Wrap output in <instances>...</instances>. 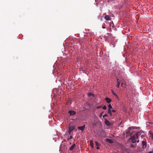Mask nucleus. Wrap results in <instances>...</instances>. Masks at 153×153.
Here are the masks:
<instances>
[{
	"label": "nucleus",
	"mask_w": 153,
	"mask_h": 153,
	"mask_svg": "<svg viewBox=\"0 0 153 153\" xmlns=\"http://www.w3.org/2000/svg\"><path fill=\"white\" fill-rule=\"evenodd\" d=\"M102 114H103V113H102L100 114V115H99L100 117H102Z\"/></svg>",
	"instance_id": "b1692460"
},
{
	"label": "nucleus",
	"mask_w": 153,
	"mask_h": 153,
	"mask_svg": "<svg viewBox=\"0 0 153 153\" xmlns=\"http://www.w3.org/2000/svg\"><path fill=\"white\" fill-rule=\"evenodd\" d=\"M75 146V144H74L69 148L70 150H72L74 149Z\"/></svg>",
	"instance_id": "f8f14e48"
},
{
	"label": "nucleus",
	"mask_w": 153,
	"mask_h": 153,
	"mask_svg": "<svg viewBox=\"0 0 153 153\" xmlns=\"http://www.w3.org/2000/svg\"><path fill=\"white\" fill-rule=\"evenodd\" d=\"M136 145V144H135V145H134V144H132L131 145V147L134 148L135 147Z\"/></svg>",
	"instance_id": "6ab92c4d"
},
{
	"label": "nucleus",
	"mask_w": 153,
	"mask_h": 153,
	"mask_svg": "<svg viewBox=\"0 0 153 153\" xmlns=\"http://www.w3.org/2000/svg\"><path fill=\"white\" fill-rule=\"evenodd\" d=\"M108 108H109V109H111V108H112V106L110 104H109L108 105Z\"/></svg>",
	"instance_id": "dca6fc26"
},
{
	"label": "nucleus",
	"mask_w": 153,
	"mask_h": 153,
	"mask_svg": "<svg viewBox=\"0 0 153 153\" xmlns=\"http://www.w3.org/2000/svg\"><path fill=\"white\" fill-rule=\"evenodd\" d=\"M75 127L74 126H70L69 127L68 132L69 133V134H71V132L74 129Z\"/></svg>",
	"instance_id": "20e7f679"
},
{
	"label": "nucleus",
	"mask_w": 153,
	"mask_h": 153,
	"mask_svg": "<svg viewBox=\"0 0 153 153\" xmlns=\"http://www.w3.org/2000/svg\"><path fill=\"white\" fill-rule=\"evenodd\" d=\"M108 113L110 114V115L111 116L112 115V113L111 112V111L110 109H108Z\"/></svg>",
	"instance_id": "2eb2a0df"
},
{
	"label": "nucleus",
	"mask_w": 153,
	"mask_h": 153,
	"mask_svg": "<svg viewBox=\"0 0 153 153\" xmlns=\"http://www.w3.org/2000/svg\"><path fill=\"white\" fill-rule=\"evenodd\" d=\"M72 138H73V137L72 136H70L69 137L68 139V140L69 141V140L72 139Z\"/></svg>",
	"instance_id": "f3484780"
},
{
	"label": "nucleus",
	"mask_w": 153,
	"mask_h": 153,
	"mask_svg": "<svg viewBox=\"0 0 153 153\" xmlns=\"http://www.w3.org/2000/svg\"><path fill=\"white\" fill-rule=\"evenodd\" d=\"M148 153H153V152L150 151L148 152Z\"/></svg>",
	"instance_id": "7c9ffc66"
},
{
	"label": "nucleus",
	"mask_w": 153,
	"mask_h": 153,
	"mask_svg": "<svg viewBox=\"0 0 153 153\" xmlns=\"http://www.w3.org/2000/svg\"><path fill=\"white\" fill-rule=\"evenodd\" d=\"M104 18L107 21L111 20V18L110 17V16L108 15H106L104 17Z\"/></svg>",
	"instance_id": "0eeeda50"
},
{
	"label": "nucleus",
	"mask_w": 153,
	"mask_h": 153,
	"mask_svg": "<svg viewBox=\"0 0 153 153\" xmlns=\"http://www.w3.org/2000/svg\"><path fill=\"white\" fill-rule=\"evenodd\" d=\"M135 136V135H134L132 137L130 138V140H131V141L133 143H135L136 142L137 143H138L139 142V140H137L138 139V138L137 137H136Z\"/></svg>",
	"instance_id": "f257e3e1"
},
{
	"label": "nucleus",
	"mask_w": 153,
	"mask_h": 153,
	"mask_svg": "<svg viewBox=\"0 0 153 153\" xmlns=\"http://www.w3.org/2000/svg\"><path fill=\"white\" fill-rule=\"evenodd\" d=\"M68 113L71 116H74L76 114V112L73 110H70Z\"/></svg>",
	"instance_id": "7ed1b4c3"
},
{
	"label": "nucleus",
	"mask_w": 153,
	"mask_h": 153,
	"mask_svg": "<svg viewBox=\"0 0 153 153\" xmlns=\"http://www.w3.org/2000/svg\"><path fill=\"white\" fill-rule=\"evenodd\" d=\"M97 149H100V147H99V146H97V148H96Z\"/></svg>",
	"instance_id": "c85d7f7f"
},
{
	"label": "nucleus",
	"mask_w": 153,
	"mask_h": 153,
	"mask_svg": "<svg viewBox=\"0 0 153 153\" xmlns=\"http://www.w3.org/2000/svg\"><path fill=\"white\" fill-rule=\"evenodd\" d=\"M142 133H143V132L141 131H139L138 132H137L136 133L135 135V136L136 137H137L138 138V137L141 135V136L143 135Z\"/></svg>",
	"instance_id": "f03ea898"
},
{
	"label": "nucleus",
	"mask_w": 153,
	"mask_h": 153,
	"mask_svg": "<svg viewBox=\"0 0 153 153\" xmlns=\"http://www.w3.org/2000/svg\"><path fill=\"white\" fill-rule=\"evenodd\" d=\"M150 134H151L152 135V136H151L152 139L153 140V133H150Z\"/></svg>",
	"instance_id": "412c9836"
},
{
	"label": "nucleus",
	"mask_w": 153,
	"mask_h": 153,
	"mask_svg": "<svg viewBox=\"0 0 153 153\" xmlns=\"http://www.w3.org/2000/svg\"><path fill=\"white\" fill-rule=\"evenodd\" d=\"M101 108V106H98L97 107V108L99 109V108Z\"/></svg>",
	"instance_id": "c756f323"
},
{
	"label": "nucleus",
	"mask_w": 153,
	"mask_h": 153,
	"mask_svg": "<svg viewBox=\"0 0 153 153\" xmlns=\"http://www.w3.org/2000/svg\"><path fill=\"white\" fill-rule=\"evenodd\" d=\"M105 141L107 142L110 143H114V141L112 140L111 139H108V138L106 139Z\"/></svg>",
	"instance_id": "6e6552de"
},
{
	"label": "nucleus",
	"mask_w": 153,
	"mask_h": 153,
	"mask_svg": "<svg viewBox=\"0 0 153 153\" xmlns=\"http://www.w3.org/2000/svg\"><path fill=\"white\" fill-rule=\"evenodd\" d=\"M88 96H94V95L92 93H89L88 94Z\"/></svg>",
	"instance_id": "aec40b11"
},
{
	"label": "nucleus",
	"mask_w": 153,
	"mask_h": 153,
	"mask_svg": "<svg viewBox=\"0 0 153 153\" xmlns=\"http://www.w3.org/2000/svg\"><path fill=\"white\" fill-rule=\"evenodd\" d=\"M105 100L108 103H109L111 102V100L110 98H106Z\"/></svg>",
	"instance_id": "4468645a"
},
{
	"label": "nucleus",
	"mask_w": 153,
	"mask_h": 153,
	"mask_svg": "<svg viewBox=\"0 0 153 153\" xmlns=\"http://www.w3.org/2000/svg\"><path fill=\"white\" fill-rule=\"evenodd\" d=\"M95 145L96 146H100V144L97 141H95Z\"/></svg>",
	"instance_id": "9b49d317"
},
{
	"label": "nucleus",
	"mask_w": 153,
	"mask_h": 153,
	"mask_svg": "<svg viewBox=\"0 0 153 153\" xmlns=\"http://www.w3.org/2000/svg\"><path fill=\"white\" fill-rule=\"evenodd\" d=\"M111 91L113 95H114V96H117V94H115V92H114V91H113L112 90Z\"/></svg>",
	"instance_id": "a211bd4d"
},
{
	"label": "nucleus",
	"mask_w": 153,
	"mask_h": 153,
	"mask_svg": "<svg viewBox=\"0 0 153 153\" xmlns=\"http://www.w3.org/2000/svg\"><path fill=\"white\" fill-rule=\"evenodd\" d=\"M102 108L104 110H106V106L105 105L103 106L102 107Z\"/></svg>",
	"instance_id": "4be33fe9"
},
{
	"label": "nucleus",
	"mask_w": 153,
	"mask_h": 153,
	"mask_svg": "<svg viewBox=\"0 0 153 153\" xmlns=\"http://www.w3.org/2000/svg\"><path fill=\"white\" fill-rule=\"evenodd\" d=\"M142 148L143 149H145L147 146V143L144 141H143L142 142Z\"/></svg>",
	"instance_id": "39448f33"
},
{
	"label": "nucleus",
	"mask_w": 153,
	"mask_h": 153,
	"mask_svg": "<svg viewBox=\"0 0 153 153\" xmlns=\"http://www.w3.org/2000/svg\"><path fill=\"white\" fill-rule=\"evenodd\" d=\"M120 80H119L118 79H117V87L118 88H119V85L120 84Z\"/></svg>",
	"instance_id": "ddd939ff"
},
{
	"label": "nucleus",
	"mask_w": 153,
	"mask_h": 153,
	"mask_svg": "<svg viewBox=\"0 0 153 153\" xmlns=\"http://www.w3.org/2000/svg\"><path fill=\"white\" fill-rule=\"evenodd\" d=\"M107 116V114H105V115H103V118H104V117H106Z\"/></svg>",
	"instance_id": "a878e982"
},
{
	"label": "nucleus",
	"mask_w": 153,
	"mask_h": 153,
	"mask_svg": "<svg viewBox=\"0 0 153 153\" xmlns=\"http://www.w3.org/2000/svg\"><path fill=\"white\" fill-rule=\"evenodd\" d=\"M85 127V125H84L82 126H79L78 127V129H79L80 130H81L82 131L84 130Z\"/></svg>",
	"instance_id": "423d86ee"
},
{
	"label": "nucleus",
	"mask_w": 153,
	"mask_h": 153,
	"mask_svg": "<svg viewBox=\"0 0 153 153\" xmlns=\"http://www.w3.org/2000/svg\"><path fill=\"white\" fill-rule=\"evenodd\" d=\"M105 123L107 126H109L110 125V123L109 121L106 119L105 121Z\"/></svg>",
	"instance_id": "1a4fd4ad"
},
{
	"label": "nucleus",
	"mask_w": 153,
	"mask_h": 153,
	"mask_svg": "<svg viewBox=\"0 0 153 153\" xmlns=\"http://www.w3.org/2000/svg\"><path fill=\"white\" fill-rule=\"evenodd\" d=\"M129 128L130 129L132 130L134 129V127H129Z\"/></svg>",
	"instance_id": "5701e85b"
},
{
	"label": "nucleus",
	"mask_w": 153,
	"mask_h": 153,
	"mask_svg": "<svg viewBox=\"0 0 153 153\" xmlns=\"http://www.w3.org/2000/svg\"><path fill=\"white\" fill-rule=\"evenodd\" d=\"M68 100L69 101H71V99L70 98H68Z\"/></svg>",
	"instance_id": "2f4dec72"
},
{
	"label": "nucleus",
	"mask_w": 153,
	"mask_h": 153,
	"mask_svg": "<svg viewBox=\"0 0 153 153\" xmlns=\"http://www.w3.org/2000/svg\"><path fill=\"white\" fill-rule=\"evenodd\" d=\"M124 83L123 82H121V86H123Z\"/></svg>",
	"instance_id": "cd10ccee"
},
{
	"label": "nucleus",
	"mask_w": 153,
	"mask_h": 153,
	"mask_svg": "<svg viewBox=\"0 0 153 153\" xmlns=\"http://www.w3.org/2000/svg\"><path fill=\"white\" fill-rule=\"evenodd\" d=\"M90 146L92 148H93L94 147V143H93V140H90Z\"/></svg>",
	"instance_id": "9d476101"
},
{
	"label": "nucleus",
	"mask_w": 153,
	"mask_h": 153,
	"mask_svg": "<svg viewBox=\"0 0 153 153\" xmlns=\"http://www.w3.org/2000/svg\"><path fill=\"white\" fill-rule=\"evenodd\" d=\"M126 133L127 134H130V132L129 131H128L126 132Z\"/></svg>",
	"instance_id": "393cba45"
},
{
	"label": "nucleus",
	"mask_w": 153,
	"mask_h": 153,
	"mask_svg": "<svg viewBox=\"0 0 153 153\" xmlns=\"http://www.w3.org/2000/svg\"><path fill=\"white\" fill-rule=\"evenodd\" d=\"M102 28H105V27H102Z\"/></svg>",
	"instance_id": "473e14b6"
},
{
	"label": "nucleus",
	"mask_w": 153,
	"mask_h": 153,
	"mask_svg": "<svg viewBox=\"0 0 153 153\" xmlns=\"http://www.w3.org/2000/svg\"><path fill=\"white\" fill-rule=\"evenodd\" d=\"M112 111L113 112H116V111L114 110H112Z\"/></svg>",
	"instance_id": "bb28decb"
}]
</instances>
